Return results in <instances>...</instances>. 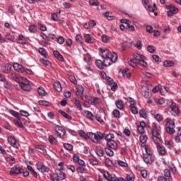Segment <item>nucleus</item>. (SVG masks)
<instances>
[{"label": "nucleus", "instance_id": "obj_1", "mask_svg": "<svg viewBox=\"0 0 181 181\" xmlns=\"http://www.w3.org/2000/svg\"><path fill=\"white\" fill-rule=\"evenodd\" d=\"M147 131L148 132H151L152 139L157 145V151L160 156H165V155H166V148H165L163 146L159 144V142H160V132L162 131L160 125L156 123H153L152 127H148Z\"/></svg>", "mask_w": 181, "mask_h": 181}, {"label": "nucleus", "instance_id": "obj_2", "mask_svg": "<svg viewBox=\"0 0 181 181\" xmlns=\"http://www.w3.org/2000/svg\"><path fill=\"white\" fill-rule=\"evenodd\" d=\"M99 52L100 56L104 59V64L106 67L108 66H111L112 63H115L117 62V59H118V55L115 52H110V49L103 48H99Z\"/></svg>", "mask_w": 181, "mask_h": 181}, {"label": "nucleus", "instance_id": "obj_3", "mask_svg": "<svg viewBox=\"0 0 181 181\" xmlns=\"http://www.w3.org/2000/svg\"><path fill=\"white\" fill-rule=\"evenodd\" d=\"M165 131L168 134H170V135H173V134H175V121L170 118H167L165 120Z\"/></svg>", "mask_w": 181, "mask_h": 181}, {"label": "nucleus", "instance_id": "obj_4", "mask_svg": "<svg viewBox=\"0 0 181 181\" xmlns=\"http://www.w3.org/2000/svg\"><path fill=\"white\" fill-rule=\"evenodd\" d=\"M168 107H170V112L173 117H179V107L176 105V103L173 100H169L167 101Z\"/></svg>", "mask_w": 181, "mask_h": 181}, {"label": "nucleus", "instance_id": "obj_5", "mask_svg": "<svg viewBox=\"0 0 181 181\" xmlns=\"http://www.w3.org/2000/svg\"><path fill=\"white\" fill-rule=\"evenodd\" d=\"M104 138V135L100 132L96 133L89 132V138L94 144H100L101 139Z\"/></svg>", "mask_w": 181, "mask_h": 181}, {"label": "nucleus", "instance_id": "obj_6", "mask_svg": "<svg viewBox=\"0 0 181 181\" xmlns=\"http://www.w3.org/2000/svg\"><path fill=\"white\" fill-rule=\"evenodd\" d=\"M50 177L53 181H63L66 179V173L60 170H55L54 173L51 175Z\"/></svg>", "mask_w": 181, "mask_h": 181}, {"label": "nucleus", "instance_id": "obj_7", "mask_svg": "<svg viewBox=\"0 0 181 181\" xmlns=\"http://www.w3.org/2000/svg\"><path fill=\"white\" fill-rule=\"evenodd\" d=\"M19 85L23 91H30V90H32L30 84L29 83V80H28L26 78H24Z\"/></svg>", "mask_w": 181, "mask_h": 181}, {"label": "nucleus", "instance_id": "obj_8", "mask_svg": "<svg viewBox=\"0 0 181 181\" xmlns=\"http://www.w3.org/2000/svg\"><path fill=\"white\" fill-rule=\"evenodd\" d=\"M143 160L146 165H152L155 162V156L149 154H143Z\"/></svg>", "mask_w": 181, "mask_h": 181}, {"label": "nucleus", "instance_id": "obj_9", "mask_svg": "<svg viewBox=\"0 0 181 181\" xmlns=\"http://www.w3.org/2000/svg\"><path fill=\"white\" fill-rule=\"evenodd\" d=\"M37 169L39 170V172H41L42 173H46L50 170V168L49 167L45 165L42 162H37L36 164Z\"/></svg>", "mask_w": 181, "mask_h": 181}, {"label": "nucleus", "instance_id": "obj_10", "mask_svg": "<svg viewBox=\"0 0 181 181\" xmlns=\"http://www.w3.org/2000/svg\"><path fill=\"white\" fill-rule=\"evenodd\" d=\"M21 173H23V169H22V168L18 167L16 165H14L10 170V175L11 176H16L17 175H19Z\"/></svg>", "mask_w": 181, "mask_h": 181}, {"label": "nucleus", "instance_id": "obj_11", "mask_svg": "<svg viewBox=\"0 0 181 181\" xmlns=\"http://www.w3.org/2000/svg\"><path fill=\"white\" fill-rule=\"evenodd\" d=\"M54 131L61 138H64V136H66V129L62 127V126L60 125L55 126Z\"/></svg>", "mask_w": 181, "mask_h": 181}, {"label": "nucleus", "instance_id": "obj_12", "mask_svg": "<svg viewBox=\"0 0 181 181\" xmlns=\"http://www.w3.org/2000/svg\"><path fill=\"white\" fill-rule=\"evenodd\" d=\"M11 77L16 83H18L20 84L22 83V81L25 78L23 76H21L19 74H18L16 72L11 73Z\"/></svg>", "mask_w": 181, "mask_h": 181}, {"label": "nucleus", "instance_id": "obj_13", "mask_svg": "<svg viewBox=\"0 0 181 181\" xmlns=\"http://www.w3.org/2000/svg\"><path fill=\"white\" fill-rule=\"evenodd\" d=\"M143 148L145 149V153L143 155H151V156H154L153 155V147L151 145H144Z\"/></svg>", "mask_w": 181, "mask_h": 181}, {"label": "nucleus", "instance_id": "obj_14", "mask_svg": "<svg viewBox=\"0 0 181 181\" xmlns=\"http://www.w3.org/2000/svg\"><path fill=\"white\" fill-rule=\"evenodd\" d=\"M28 39L25 37L23 35H19L17 38V43L19 45H28Z\"/></svg>", "mask_w": 181, "mask_h": 181}, {"label": "nucleus", "instance_id": "obj_15", "mask_svg": "<svg viewBox=\"0 0 181 181\" xmlns=\"http://www.w3.org/2000/svg\"><path fill=\"white\" fill-rule=\"evenodd\" d=\"M13 67L16 71H18L19 73H25V68L23 66L15 62L13 65Z\"/></svg>", "mask_w": 181, "mask_h": 181}, {"label": "nucleus", "instance_id": "obj_16", "mask_svg": "<svg viewBox=\"0 0 181 181\" xmlns=\"http://www.w3.org/2000/svg\"><path fill=\"white\" fill-rule=\"evenodd\" d=\"M8 142L9 145L13 146V148H18V144H16V139H15V136H8Z\"/></svg>", "mask_w": 181, "mask_h": 181}, {"label": "nucleus", "instance_id": "obj_17", "mask_svg": "<svg viewBox=\"0 0 181 181\" xmlns=\"http://www.w3.org/2000/svg\"><path fill=\"white\" fill-rule=\"evenodd\" d=\"M133 58L134 59V60H136L138 63H139V62L141 60H146V57L138 53H134L133 54Z\"/></svg>", "mask_w": 181, "mask_h": 181}, {"label": "nucleus", "instance_id": "obj_18", "mask_svg": "<svg viewBox=\"0 0 181 181\" xmlns=\"http://www.w3.org/2000/svg\"><path fill=\"white\" fill-rule=\"evenodd\" d=\"M146 125L145 122H141L140 125L138 126L137 127V131L139 134H141V135L145 134V128L144 127Z\"/></svg>", "mask_w": 181, "mask_h": 181}, {"label": "nucleus", "instance_id": "obj_19", "mask_svg": "<svg viewBox=\"0 0 181 181\" xmlns=\"http://www.w3.org/2000/svg\"><path fill=\"white\" fill-rule=\"evenodd\" d=\"M107 144L109 148L113 149L114 151H117V148H118V144H117L116 141L112 140L110 141H108Z\"/></svg>", "mask_w": 181, "mask_h": 181}, {"label": "nucleus", "instance_id": "obj_20", "mask_svg": "<svg viewBox=\"0 0 181 181\" xmlns=\"http://www.w3.org/2000/svg\"><path fill=\"white\" fill-rule=\"evenodd\" d=\"M101 103V99L99 98H92L90 100H88V103L91 105H95V104H100Z\"/></svg>", "mask_w": 181, "mask_h": 181}, {"label": "nucleus", "instance_id": "obj_21", "mask_svg": "<svg viewBox=\"0 0 181 181\" xmlns=\"http://www.w3.org/2000/svg\"><path fill=\"white\" fill-rule=\"evenodd\" d=\"M53 54L54 57H56L60 62H63V60H64V57H63V55H62V54H60L59 51L57 50L54 51Z\"/></svg>", "mask_w": 181, "mask_h": 181}, {"label": "nucleus", "instance_id": "obj_22", "mask_svg": "<svg viewBox=\"0 0 181 181\" xmlns=\"http://www.w3.org/2000/svg\"><path fill=\"white\" fill-rule=\"evenodd\" d=\"M84 39L86 43H94V37H93L90 34H86L84 35Z\"/></svg>", "mask_w": 181, "mask_h": 181}, {"label": "nucleus", "instance_id": "obj_23", "mask_svg": "<svg viewBox=\"0 0 181 181\" xmlns=\"http://www.w3.org/2000/svg\"><path fill=\"white\" fill-rule=\"evenodd\" d=\"M101 173L103 175V177H105V179H106V180H108L110 179V177L112 176L111 175V173H110V172L106 171L105 170H100Z\"/></svg>", "mask_w": 181, "mask_h": 181}, {"label": "nucleus", "instance_id": "obj_24", "mask_svg": "<svg viewBox=\"0 0 181 181\" xmlns=\"http://www.w3.org/2000/svg\"><path fill=\"white\" fill-rule=\"evenodd\" d=\"M38 52L41 56H43V57H45V59H47L49 57V55L47 54V52L45 48L39 47L38 48Z\"/></svg>", "mask_w": 181, "mask_h": 181}, {"label": "nucleus", "instance_id": "obj_25", "mask_svg": "<svg viewBox=\"0 0 181 181\" xmlns=\"http://www.w3.org/2000/svg\"><path fill=\"white\" fill-rule=\"evenodd\" d=\"M83 115H84V117H86V118H88V119L94 120V115H93L91 112L88 110H86Z\"/></svg>", "mask_w": 181, "mask_h": 181}, {"label": "nucleus", "instance_id": "obj_26", "mask_svg": "<svg viewBox=\"0 0 181 181\" xmlns=\"http://www.w3.org/2000/svg\"><path fill=\"white\" fill-rule=\"evenodd\" d=\"M167 9H169V11H170V12H173V13H177V12H179V8H176L172 4L167 6Z\"/></svg>", "mask_w": 181, "mask_h": 181}, {"label": "nucleus", "instance_id": "obj_27", "mask_svg": "<svg viewBox=\"0 0 181 181\" xmlns=\"http://www.w3.org/2000/svg\"><path fill=\"white\" fill-rule=\"evenodd\" d=\"M95 153L98 155V156H104V150L101 146H98L95 148Z\"/></svg>", "mask_w": 181, "mask_h": 181}, {"label": "nucleus", "instance_id": "obj_28", "mask_svg": "<svg viewBox=\"0 0 181 181\" xmlns=\"http://www.w3.org/2000/svg\"><path fill=\"white\" fill-rule=\"evenodd\" d=\"M115 105L119 110H122V108H124V101L122 100H117L115 101Z\"/></svg>", "mask_w": 181, "mask_h": 181}, {"label": "nucleus", "instance_id": "obj_29", "mask_svg": "<svg viewBox=\"0 0 181 181\" xmlns=\"http://www.w3.org/2000/svg\"><path fill=\"white\" fill-rule=\"evenodd\" d=\"M48 141L52 144V145H56L57 143V137L49 135L48 136Z\"/></svg>", "mask_w": 181, "mask_h": 181}, {"label": "nucleus", "instance_id": "obj_30", "mask_svg": "<svg viewBox=\"0 0 181 181\" xmlns=\"http://www.w3.org/2000/svg\"><path fill=\"white\" fill-rule=\"evenodd\" d=\"M83 93H84V88L81 86H78L76 87V95H83Z\"/></svg>", "mask_w": 181, "mask_h": 181}, {"label": "nucleus", "instance_id": "obj_31", "mask_svg": "<svg viewBox=\"0 0 181 181\" xmlns=\"http://www.w3.org/2000/svg\"><path fill=\"white\" fill-rule=\"evenodd\" d=\"M122 74L125 78H129V77H131V71L128 69H124L122 71Z\"/></svg>", "mask_w": 181, "mask_h": 181}, {"label": "nucleus", "instance_id": "obj_32", "mask_svg": "<svg viewBox=\"0 0 181 181\" xmlns=\"http://www.w3.org/2000/svg\"><path fill=\"white\" fill-rule=\"evenodd\" d=\"M58 112L62 115V117H64V118H66V119H71V117L69 115V114L66 113V112L59 110Z\"/></svg>", "mask_w": 181, "mask_h": 181}, {"label": "nucleus", "instance_id": "obj_33", "mask_svg": "<svg viewBox=\"0 0 181 181\" xmlns=\"http://www.w3.org/2000/svg\"><path fill=\"white\" fill-rule=\"evenodd\" d=\"M129 64L131 67H138L139 62L134 58H132L129 62Z\"/></svg>", "mask_w": 181, "mask_h": 181}, {"label": "nucleus", "instance_id": "obj_34", "mask_svg": "<svg viewBox=\"0 0 181 181\" xmlns=\"http://www.w3.org/2000/svg\"><path fill=\"white\" fill-rule=\"evenodd\" d=\"M11 70H12V64H7L4 68H3L4 73H11Z\"/></svg>", "mask_w": 181, "mask_h": 181}, {"label": "nucleus", "instance_id": "obj_35", "mask_svg": "<svg viewBox=\"0 0 181 181\" xmlns=\"http://www.w3.org/2000/svg\"><path fill=\"white\" fill-rule=\"evenodd\" d=\"M78 134L80 135V136H82V138H84L85 139H88L89 136H90V132L86 134V132H84V131L83 130H79L78 131Z\"/></svg>", "mask_w": 181, "mask_h": 181}, {"label": "nucleus", "instance_id": "obj_36", "mask_svg": "<svg viewBox=\"0 0 181 181\" xmlns=\"http://www.w3.org/2000/svg\"><path fill=\"white\" fill-rule=\"evenodd\" d=\"M175 66V62L173 61H165L163 62L164 67H173Z\"/></svg>", "mask_w": 181, "mask_h": 181}, {"label": "nucleus", "instance_id": "obj_37", "mask_svg": "<svg viewBox=\"0 0 181 181\" xmlns=\"http://www.w3.org/2000/svg\"><path fill=\"white\" fill-rule=\"evenodd\" d=\"M54 88L58 91V93H60V91H62V84H60V82L59 81H56L54 83Z\"/></svg>", "mask_w": 181, "mask_h": 181}, {"label": "nucleus", "instance_id": "obj_38", "mask_svg": "<svg viewBox=\"0 0 181 181\" xmlns=\"http://www.w3.org/2000/svg\"><path fill=\"white\" fill-rule=\"evenodd\" d=\"M74 104L79 111H81L83 110V107L81 106V103H80V100L78 99L75 98Z\"/></svg>", "mask_w": 181, "mask_h": 181}, {"label": "nucleus", "instance_id": "obj_39", "mask_svg": "<svg viewBox=\"0 0 181 181\" xmlns=\"http://www.w3.org/2000/svg\"><path fill=\"white\" fill-rule=\"evenodd\" d=\"M40 62V63L44 64V66H46V67L49 68L52 66V63H50L49 60H45V59H41Z\"/></svg>", "mask_w": 181, "mask_h": 181}, {"label": "nucleus", "instance_id": "obj_40", "mask_svg": "<svg viewBox=\"0 0 181 181\" xmlns=\"http://www.w3.org/2000/svg\"><path fill=\"white\" fill-rule=\"evenodd\" d=\"M95 64H96L97 67H98V69H103V67H104V66H105V64H104V60L103 62V61H101L100 59L96 60Z\"/></svg>", "mask_w": 181, "mask_h": 181}, {"label": "nucleus", "instance_id": "obj_41", "mask_svg": "<svg viewBox=\"0 0 181 181\" xmlns=\"http://www.w3.org/2000/svg\"><path fill=\"white\" fill-rule=\"evenodd\" d=\"M105 141H107V142H110L111 141H113L112 139H114V134L111 133L108 134L105 136Z\"/></svg>", "mask_w": 181, "mask_h": 181}, {"label": "nucleus", "instance_id": "obj_42", "mask_svg": "<svg viewBox=\"0 0 181 181\" xmlns=\"http://www.w3.org/2000/svg\"><path fill=\"white\" fill-rule=\"evenodd\" d=\"M88 162L90 165H93V166H95V165H98V161L97 160V158L94 157L89 158Z\"/></svg>", "mask_w": 181, "mask_h": 181}, {"label": "nucleus", "instance_id": "obj_43", "mask_svg": "<svg viewBox=\"0 0 181 181\" xmlns=\"http://www.w3.org/2000/svg\"><path fill=\"white\" fill-rule=\"evenodd\" d=\"M101 39L103 43H110V37L108 35L104 34L102 35Z\"/></svg>", "mask_w": 181, "mask_h": 181}, {"label": "nucleus", "instance_id": "obj_44", "mask_svg": "<svg viewBox=\"0 0 181 181\" xmlns=\"http://www.w3.org/2000/svg\"><path fill=\"white\" fill-rule=\"evenodd\" d=\"M154 118L158 122H162L163 121V115L158 113L155 115Z\"/></svg>", "mask_w": 181, "mask_h": 181}, {"label": "nucleus", "instance_id": "obj_45", "mask_svg": "<svg viewBox=\"0 0 181 181\" xmlns=\"http://www.w3.org/2000/svg\"><path fill=\"white\" fill-rule=\"evenodd\" d=\"M37 93L40 95L45 96L46 95V91L45 90V88L40 87L37 88Z\"/></svg>", "mask_w": 181, "mask_h": 181}, {"label": "nucleus", "instance_id": "obj_46", "mask_svg": "<svg viewBox=\"0 0 181 181\" xmlns=\"http://www.w3.org/2000/svg\"><path fill=\"white\" fill-rule=\"evenodd\" d=\"M105 152L107 156H114V151L108 148H105Z\"/></svg>", "mask_w": 181, "mask_h": 181}, {"label": "nucleus", "instance_id": "obj_47", "mask_svg": "<svg viewBox=\"0 0 181 181\" xmlns=\"http://www.w3.org/2000/svg\"><path fill=\"white\" fill-rule=\"evenodd\" d=\"M89 5L90 6H98L100 5V2L98 0H90Z\"/></svg>", "mask_w": 181, "mask_h": 181}, {"label": "nucleus", "instance_id": "obj_48", "mask_svg": "<svg viewBox=\"0 0 181 181\" xmlns=\"http://www.w3.org/2000/svg\"><path fill=\"white\" fill-rule=\"evenodd\" d=\"M139 140L141 144H145L146 141H148V136L141 135L139 137Z\"/></svg>", "mask_w": 181, "mask_h": 181}, {"label": "nucleus", "instance_id": "obj_49", "mask_svg": "<svg viewBox=\"0 0 181 181\" xmlns=\"http://www.w3.org/2000/svg\"><path fill=\"white\" fill-rule=\"evenodd\" d=\"M37 26L40 29V30H42V32H46V30H47V28L46 27V25L40 23H37Z\"/></svg>", "mask_w": 181, "mask_h": 181}, {"label": "nucleus", "instance_id": "obj_50", "mask_svg": "<svg viewBox=\"0 0 181 181\" xmlns=\"http://www.w3.org/2000/svg\"><path fill=\"white\" fill-rule=\"evenodd\" d=\"M146 32L147 33H150V34H151V33H153V27H152V25H146Z\"/></svg>", "mask_w": 181, "mask_h": 181}, {"label": "nucleus", "instance_id": "obj_51", "mask_svg": "<svg viewBox=\"0 0 181 181\" xmlns=\"http://www.w3.org/2000/svg\"><path fill=\"white\" fill-rule=\"evenodd\" d=\"M139 115H140V117H141V118H144V119L147 118L146 112H145V110L144 109H141L139 110Z\"/></svg>", "mask_w": 181, "mask_h": 181}, {"label": "nucleus", "instance_id": "obj_52", "mask_svg": "<svg viewBox=\"0 0 181 181\" xmlns=\"http://www.w3.org/2000/svg\"><path fill=\"white\" fill-rule=\"evenodd\" d=\"M139 64L141 67H148V62H145V59H141L140 62H139Z\"/></svg>", "mask_w": 181, "mask_h": 181}, {"label": "nucleus", "instance_id": "obj_53", "mask_svg": "<svg viewBox=\"0 0 181 181\" xmlns=\"http://www.w3.org/2000/svg\"><path fill=\"white\" fill-rule=\"evenodd\" d=\"M6 161L9 162L11 165H14V163H16V160H15V158L10 156V157H7L6 158Z\"/></svg>", "mask_w": 181, "mask_h": 181}, {"label": "nucleus", "instance_id": "obj_54", "mask_svg": "<svg viewBox=\"0 0 181 181\" xmlns=\"http://www.w3.org/2000/svg\"><path fill=\"white\" fill-rule=\"evenodd\" d=\"M126 180L127 181H135V177L132 175L127 174L126 175Z\"/></svg>", "mask_w": 181, "mask_h": 181}, {"label": "nucleus", "instance_id": "obj_55", "mask_svg": "<svg viewBox=\"0 0 181 181\" xmlns=\"http://www.w3.org/2000/svg\"><path fill=\"white\" fill-rule=\"evenodd\" d=\"M64 148H65L66 151H73V145L70 144H64Z\"/></svg>", "mask_w": 181, "mask_h": 181}, {"label": "nucleus", "instance_id": "obj_56", "mask_svg": "<svg viewBox=\"0 0 181 181\" xmlns=\"http://www.w3.org/2000/svg\"><path fill=\"white\" fill-rule=\"evenodd\" d=\"M147 50L149 52V53H155V50H156V49L153 45H148L147 47Z\"/></svg>", "mask_w": 181, "mask_h": 181}, {"label": "nucleus", "instance_id": "obj_57", "mask_svg": "<svg viewBox=\"0 0 181 181\" xmlns=\"http://www.w3.org/2000/svg\"><path fill=\"white\" fill-rule=\"evenodd\" d=\"M164 175L165 179H169V177H170V170H169V169L164 170Z\"/></svg>", "mask_w": 181, "mask_h": 181}, {"label": "nucleus", "instance_id": "obj_58", "mask_svg": "<svg viewBox=\"0 0 181 181\" xmlns=\"http://www.w3.org/2000/svg\"><path fill=\"white\" fill-rule=\"evenodd\" d=\"M156 104L158 105H163L165 104V99L163 98H159L156 100Z\"/></svg>", "mask_w": 181, "mask_h": 181}, {"label": "nucleus", "instance_id": "obj_59", "mask_svg": "<svg viewBox=\"0 0 181 181\" xmlns=\"http://www.w3.org/2000/svg\"><path fill=\"white\" fill-rule=\"evenodd\" d=\"M141 95H143V97H144L145 98H149L150 95H149V92L146 91V90H141Z\"/></svg>", "mask_w": 181, "mask_h": 181}, {"label": "nucleus", "instance_id": "obj_60", "mask_svg": "<svg viewBox=\"0 0 181 181\" xmlns=\"http://www.w3.org/2000/svg\"><path fill=\"white\" fill-rule=\"evenodd\" d=\"M57 42L59 45H63V43H64V37H63V36H59L57 38Z\"/></svg>", "mask_w": 181, "mask_h": 181}, {"label": "nucleus", "instance_id": "obj_61", "mask_svg": "<svg viewBox=\"0 0 181 181\" xmlns=\"http://www.w3.org/2000/svg\"><path fill=\"white\" fill-rule=\"evenodd\" d=\"M11 86H12V84L9 81H6L4 83V88H7L8 90H9V88H11Z\"/></svg>", "mask_w": 181, "mask_h": 181}, {"label": "nucleus", "instance_id": "obj_62", "mask_svg": "<svg viewBox=\"0 0 181 181\" xmlns=\"http://www.w3.org/2000/svg\"><path fill=\"white\" fill-rule=\"evenodd\" d=\"M112 114H113L115 118H119V110H113Z\"/></svg>", "mask_w": 181, "mask_h": 181}, {"label": "nucleus", "instance_id": "obj_63", "mask_svg": "<svg viewBox=\"0 0 181 181\" xmlns=\"http://www.w3.org/2000/svg\"><path fill=\"white\" fill-rule=\"evenodd\" d=\"M29 30L31 33H35L36 32V25H30Z\"/></svg>", "mask_w": 181, "mask_h": 181}, {"label": "nucleus", "instance_id": "obj_64", "mask_svg": "<svg viewBox=\"0 0 181 181\" xmlns=\"http://www.w3.org/2000/svg\"><path fill=\"white\" fill-rule=\"evenodd\" d=\"M130 110L132 111V114H134V115L138 112V109H136L135 105L130 106Z\"/></svg>", "mask_w": 181, "mask_h": 181}]
</instances>
